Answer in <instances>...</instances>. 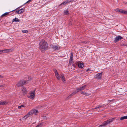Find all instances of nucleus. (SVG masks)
<instances>
[{"label": "nucleus", "instance_id": "f257e3e1", "mask_svg": "<svg viewBox=\"0 0 127 127\" xmlns=\"http://www.w3.org/2000/svg\"><path fill=\"white\" fill-rule=\"evenodd\" d=\"M39 47L40 50L42 52H44L48 49V45L45 40H42L40 42Z\"/></svg>", "mask_w": 127, "mask_h": 127}, {"label": "nucleus", "instance_id": "f03ea898", "mask_svg": "<svg viewBox=\"0 0 127 127\" xmlns=\"http://www.w3.org/2000/svg\"><path fill=\"white\" fill-rule=\"evenodd\" d=\"M38 112V111L36 110L35 109H32L25 116L22 118V119H26L29 117L30 115L33 114H34L35 115H37Z\"/></svg>", "mask_w": 127, "mask_h": 127}, {"label": "nucleus", "instance_id": "7ed1b4c3", "mask_svg": "<svg viewBox=\"0 0 127 127\" xmlns=\"http://www.w3.org/2000/svg\"><path fill=\"white\" fill-rule=\"evenodd\" d=\"M115 119L114 118H113L109 119L108 120H107L106 121H105L103 123L102 125L99 126V127H101L102 126H105L106 125L110 124V123L112 122L115 120Z\"/></svg>", "mask_w": 127, "mask_h": 127}, {"label": "nucleus", "instance_id": "20e7f679", "mask_svg": "<svg viewBox=\"0 0 127 127\" xmlns=\"http://www.w3.org/2000/svg\"><path fill=\"white\" fill-rule=\"evenodd\" d=\"M28 81H25L23 80L20 81L17 84V86L18 87L22 86L24 84L28 83Z\"/></svg>", "mask_w": 127, "mask_h": 127}, {"label": "nucleus", "instance_id": "39448f33", "mask_svg": "<svg viewBox=\"0 0 127 127\" xmlns=\"http://www.w3.org/2000/svg\"><path fill=\"white\" fill-rule=\"evenodd\" d=\"M54 71L55 73V75L57 78L58 80H60L61 78L62 80H63V75H61V77H60L56 69H54Z\"/></svg>", "mask_w": 127, "mask_h": 127}, {"label": "nucleus", "instance_id": "423d86ee", "mask_svg": "<svg viewBox=\"0 0 127 127\" xmlns=\"http://www.w3.org/2000/svg\"><path fill=\"white\" fill-rule=\"evenodd\" d=\"M35 89H34V90L33 92L32 91L29 94L28 96V98L33 99L34 98L35 93Z\"/></svg>", "mask_w": 127, "mask_h": 127}, {"label": "nucleus", "instance_id": "0eeeda50", "mask_svg": "<svg viewBox=\"0 0 127 127\" xmlns=\"http://www.w3.org/2000/svg\"><path fill=\"white\" fill-rule=\"evenodd\" d=\"M13 50L12 49H6L3 50H0V54H2L11 52L13 51Z\"/></svg>", "mask_w": 127, "mask_h": 127}, {"label": "nucleus", "instance_id": "6e6552de", "mask_svg": "<svg viewBox=\"0 0 127 127\" xmlns=\"http://www.w3.org/2000/svg\"><path fill=\"white\" fill-rule=\"evenodd\" d=\"M102 72L100 73H98L95 76V77L99 79H101V76Z\"/></svg>", "mask_w": 127, "mask_h": 127}, {"label": "nucleus", "instance_id": "1a4fd4ad", "mask_svg": "<svg viewBox=\"0 0 127 127\" xmlns=\"http://www.w3.org/2000/svg\"><path fill=\"white\" fill-rule=\"evenodd\" d=\"M123 38L120 36H117L115 38L114 41L115 42H117L119 41V40L122 39Z\"/></svg>", "mask_w": 127, "mask_h": 127}, {"label": "nucleus", "instance_id": "9d476101", "mask_svg": "<svg viewBox=\"0 0 127 127\" xmlns=\"http://www.w3.org/2000/svg\"><path fill=\"white\" fill-rule=\"evenodd\" d=\"M73 61V55L72 53H71V55L70 56V59L69 61V63L70 64H71L72 63Z\"/></svg>", "mask_w": 127, "mask_h": 127}, {"label": "nucleus", "instance_id": "9b49d317", "mask_svg": "<svg viewBox=\"0 0 127 127\" xmlns=\"http://www.w3.org/2000/svg\"><path fill=\"white\" fill-rule=\"evenodd\" d=\"M52 48L54 50H56L60 49V47L58 45H54L53 46Z\"/></svg>", "mask_w": 127, "mask_h": 127}, {"label": "nucleus", "instance_id": "f8f14e48", "mask_svg": "<svg viewBox=\"0 0 127 127\" xmlns=\"http://www.w3.org/2000/svg\"><path fill=\"white\" fill-rule=\"evenodd\" d=\"M86 87V85H85L80 87L79 88H77L78 90V91H80L84 90L85 89Z\"/></svg>", "mask_w": 127, "mask_h": 127}, {"label": "nucleus", "instance_id": "ddd939ff", "mask_svg": "<svg viewBox=\"0 0 127 127\" xmlns=\"http://www.w3.org/2000/svg\"><path fill=\"white\" fill-rule=\"evenodd\" d=\"M10 13V12L5 13L1 16V17L2 18L4 17L7 16Z\"/></svg>", "mask_w": 127, "mask_h": 127}, {"label": "nucleus", "instance_id": "4468645a", "mask_svg": "<svg viewBox=\"0 0 127 127\" xmlns=\"http://www.w3.org/2000/svg\"><path fill=\"white\" fill-rule=\"evenodd\" d=\"M7 102L6 101H0V105H4L7 104Z\"/></svg>", "mask_w": 127, "mask_h": 127}, {"label": "nucleus", "instance_id": "2eb2a0df", "mask_svg": "<svg viewBox=\"0 0 127 127\" xmlns=\"http://www.w3.org/2000/svg\"><path fill=\"white\" fill-rule=\"evenodd\" d=\"M78 66L79 68H82L84 66L83 64L80 63L78 64Z\"/></svg>", "mask_w": 127, "mask_h": 127}, {"label": "nucleus", "instance_id": "dca6fc26", "mask_svg": "<svg viewBox=\"0 0 127 127\" xmlns=\"http://www.w3.org/2000/svg\"><path fill=\"white\" fill-rule=\"evenodd\" d=\"M81 93L82 94L84 95H85L86 96H89L90 95V94H88L87 93H86V92H81Z\"/></svg>", "mask_w": 127, "mask_h": 127}, {"label": "nucleus", "instance_id": "f3484780", "mask_svg": "<svg viewBox=\"0 0 127 127\" xmlns=\"http://www.w3.org/2000/svg\"><path fill=\"white\" fill-rule=\"evenodd\" d=\"M74 0H66L64 2V4H66L71 1H73Z\"/></svg>", "mask_w": 127, "mask_h": 127}, {"label": "nucleus", "instance_id": "a211bd4d", "mask_svg": "<svg viewBox=\"0 0 127 127\" xmlns=\"http://www.w3.org/2000/svg\"><path fill=\"white\" fill-rule=\"evenodd\" d=\"M19 21V20L17 18H15V19H13L12 22H18Z\"/></svg>", "mask_w": 127, "mask_h": 127}, {"label": "nucleus", "instance_id": "6ab92c4d", "mask_svg": "<svg viewBox=\"0 0 127 127\" xmlns=\"http://www.w3.org/2000/svg\"><path fill=\"white\" fill-rule=\"evenodd\" d=\"M69 14V12L68 10H66L64 11V15H68Z\"/></svg>", "mask_w": 127, "mask_h": 127}, {"label": "nucleus", "instance_id": "aec40b11", "mask_svg": "<svg viewBox=\"0 0 127 127\" xmlns=\"http://www.w3.org/2000/svg\"><path fill=\"white\" fill-rule=\"evenodd\" d=\"M127 119V116H125L121 118L120 120L122 121L125 119Z\"/></svg>", "mask_w": 127, "mask_h": 127}, {"label": "nucleus", "instance_id": "412c9836", "mask_svg": "<svg viewBox=\"0 0 127 127\" xmlns=\"http://www.w3.org/2000/svg\"><path fill=\"white\" fill-rule=\"evenodd\" d=\"M24 9H20L19 10V14L23 13L24 11Z\"/></svg>", "mask_w": 127, "mask_h": 127}, {"label": "nucleus", "instance_id": "4be33fe9", "mask_svg": "<svg viewBox=\"0 0 127 127\" xmlns=\"http://www.w3.org/2000/svg\"><path fill=\"white\" fill-rule=\"evenodd\" d=\"M27 90L26 88H24L22 89V91L24 94H26L27 92Z\"/></svg>", "mask_w": 127, "mask_h": 127}, {"label": "nucleus", "instance_id": "5701e85b", "mask_svg": "<svg viewBox=\"0 0 127 127\" xmlns=\"http://www.w3.org/2000/svg\"><path fill=\"white\" fill-rule=\"evenodd\" d=\"M121 13L127 15V11L122 10Z\"/></svg>", "mask_w": 127, "mask_h": 127}, {"label": "nucleus", "instance_id": "b1692460", "mask_svg": "<svg viewBox=\"0 0 127 127\" xmlns=\"http://www.w3.org/2000/svg\"><path fill=\"white\" fill-rule=\"evenodd\" d=\"M78 89L77 88L76 89V91H74L72 93V94H73V95L75 94L76 93H77V92H78L79 91H78Z\"/></svg>", "mask_w": 127, "mask_h": 127}, {"label": "nucleus", "instance_id": "393cba45", "mask_svg": "<svg viewBox=\"0 0 127 127\" xmlns=\"http://www.w3.org/2000/svg\"><path fill=\"white\" fill-rule=\"evenodd\" d=\"M102 107V105H98L97 106H96V107L95 108H93L92 109L93 110L94 109H97V108H99L101 107Z\"/></svg>", "mask_w": 127, "mask_h": 127}, {"label": "nucleus", "instance_id": "a878e982", "mask_svg": "<svg viewBox=\"0 0 127 127\" xmlns=\"http://www.w3.org/2000/svg\"><path fill=\"white\" fill-rule=\"evenodd\" d=\"M22 32L24 33H27L28 32V31L27 30H22Z\"/></svg>", "mask_w": 127, "mask_h": 127}, {"label": "nucleus", "instance_id": "bb28decb", "mask_svg": "<svg viewBox=\"0 0 127 127\" xmlns=\"http://www.w3.org/2000/svg\"><path fill=\"white\" fill-rule=\"evenodd\" d=\"M24 107V105H21V106H18V108L19 109H20L22 107Z\"/></svg>", "mask_w": 127, "mask_h": 127}, {"label": "nucleus", "instance_id": "cd10ccee", "mask_svg": "<svg viewBox=\"0 0 127 127\" xmlns=\"http://www.w3.org/2000/svg\"><path fill=\"white\" fill-rule=\"evenodd\" d=\"M73 95V94H72V93L71 94H70L69 95V96L67 97V98L68 99H69V98H70Z\"/></svg>", "mask_w": 127, "mask_h": 127}, {"label": "nucleus", "instance_id": "c85d7f7f", "mask_svg": "<svg viewBox=\"0 0 127 127\" xmlns=\"http://www.w3.org/2000/svg\"><path fill=\"white\" fill-rule=\"evenodd\" d=\"M88 42H89L88 41L87 42H86V41H81V43H87Z\"/></svg>", "mask_w": 127, "mask_h": 127}, {"label": "nucleus", "instance_id": "c756f323", "mask_svg": "<svg viewBox=\"0 0 127 127\" xmlns=\"http://www.w3.org/2000/svg\"><path fill=\"white\" fill-rule=\"evenodd\" d=\"M16 13H17V14H19V10H18V11H17L16 10Z\"/></svg>", "mask_w": 127, "mask_h": 127}, {"label": "nucleus", "instance_id": "7c9ffc66", "mask_svg": "<svg viewBox=\"0 0 127 127\" xmlns=\"http://www.w3.org/2000/svg\"><path fill=\"white\" fill-rule=\"evenodd\" d=\"M122 10V9H119L118 12H120L121 13V11Z\"/></svg>", "mask_w": 127, "mask_h": 127}, {"label": "nucleus", "instance_id": "2f4dec72", "mask_svg": "<svg viewBox=\"0 0 127 127\" xmlns=\"http://www.w3.org/2000/svg\"><path fill=\"white\" fill-rule=\"evenodd\" d=\"M119 10V8H117L115 9V11H116L118 12Z\"/></svg>", "mask_w": 127, "mask_h": 127}, {"label": "nucleus", "instance_id": "473e14b6", "mask_svg": "<svg viewBox=\"0 0 127 127\" xmlns=\"http://www.w3.org/2000/svg\"><path fill=\"white\" fill-rule=\"evenodd\" d=\"M3 78V76H2L0 75V78Z\"/></svg>", "mask_w": 127, "mask_h": 127}, {"label": "nucleus", "instance_id": "72a5a7b5", "mask_svg": "<svg viewBox=\"0 0 127 127\" xmlns=\"http://www.w3.org/2000/svg\"><path fill=\"white\" fill-rule=\"evenodd\" d=\"M31 0H29L26 3H28Z\"/></svg>", "mask_w": 127, "mask_h": 127}, {"label": "nucleus", "instance_id": "f704fd0d", "mask_svg": "<svg viewBox=\"0 0 127 127\" xmlns=\"http://www.w3.org/2000/svg\"><path fill=\"white\" fill-rule=\"evenodd\" d=\"M40 125H37L36 127H40Z\"/></svg>", "mask_w": 127, "mask_h": 127}, {"label": "nucleus", "instance_id": "c9c22d12", "mask_svg": "<svg viewBox=\"0 0 127 127\" xmlns=\"http://www.w3.org/2000/svg\"><path fill=\"white\" fill-rule=\"evenodd\" d=\"M69 25H72V23L71 22L69 23Z\"/></svg>", "mask_w": 127, "mask_h": 127}, {"label": "nucleus", "instance_id": "e433bc0d", "mask_svg": "<svg viewBox=\"0 0 127 127\" xmlns=\"http://www.w3.org/2000/svg\"><path fill=\"white\" fill-rule=\"evenodd\" d=\"M89 69H87L86 70V71L87 72V71H89Z\"/></svg>", "mask_w": 127, "mask_h": 127}, {"label": "nucleus", "instance_id": "4c0bfd02", "mask_svg": "<svg viewBox=\"0 0 127 127\" xmlns=\"http://www.w3.org/2000/svg\"><path fill=\"white\" fill-rule=\"evenodd\" d=\"M1 86L3 87V85H0V87H1Z\"/></svg>", "mask_w": 127, "mask_h": 127}, {"label": "nucleus", "instance_id": "58836bf2", "mask_svg": "<svg viewBox=\"0 0 127 127\" xmlns=\"http://www.w3.org/2000/svg\"><path fill=\"white\" fill-rule=\"evenodd\" d=\"M112 101V100L109 101Z\"/></svg>", "mask_w": 127, "mask_h": 127}]
</instances>
